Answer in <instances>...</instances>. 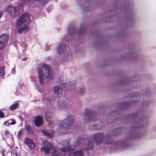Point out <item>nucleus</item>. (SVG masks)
I'll use <instances>...</instances> for the list:
<instances>
[{
	"mask_svg": "<svg viewBox=\"0 0 156 156\" xmlns=\"http://www.w3.org/2000/svg\"><path fill=\"white\" fill-rule=\"evenodd\" d=\"M93 148V142L92 141H90L88 142L85 150L86 151H87L88 150H92Z\"/></svg>",
	"mask_w": 156,
	"mask_h": 156,
	"instance_id": "6ab92c4d",
	"label": "nucleus"
},
{
	"mask_svg": "<svg viewBox=\"0 0 156 156\" xmlns=\"http://www.w3.org/2000/svg\"><path fill=\"white\" fill-rule=\"evenodd\" d=\"M42 133L44 135L49 137H52L53 136V134L51 131L50 132L48 130H45L43 131Z\"/></svg>",
	"mask_w": 156,
	"mask_h": 156,
	"instance_id": "aec40b11",
	"label": "nucleus"
},
{
	"mask_svg": "<svg viewBox=\"0 0 156 156\" xmlns=\"http://www.w3.org/2000/svg\"><path fill=\"white\" fill-rule=\"evenodd\" d=\"M34 123L36 127H39L43 124V119L40 115H38L34 118Z\"/></svg>",
	"mask_w": 156,
	"mask_h": 156,
	"instance_id": "6e6552de",
	"label": "nucleus"
},
{
	"mask_svg": "<svg viewBox=\"0 0 156 156\" xmlns=\"http://www.w3.org/2000/svg\"><path fill=\"white\" fill-rule=\"evenodd\" d=\"M44 147H41V150L42 152L48 154L55 152L56 149L53 145L48 142L47 140L44 141L43 143Z\"/></svg>",
	"mask_w": 156,
	"mask_h": 156,
	"instance_id": "f03ea898",
	"label": "nucleus"
},
{
	"mask_svg": "<svg viewBox=\"0 0 156 156\" xmlns=\"http://www.w3.org/2000/svg\"><path fill=\"white\" fill-rule=\"evenodd\" d=\"M113 142V140L111 137H109L108 138L106 143L107 144H111Z\"/></svg>",
	"mask_w": 156,
	"mask_h": 156,
	"instance_id": "bb28decb",
	"label": "nucleus"
},
{
	"mask_svg": "<svg viewBox=\"0 0 156 156\" xmlns=\"http://www.w3.org/2000/svg\"><path fill=\"white\" fill-rule=\"evenodd\" d=\"M25 144L28 146L30 149L34 148L36 146L33 141L30 138H26L25 140Z\"/></svg>",
	"mask_w": 156,
	"mask_h": 156,
	"instance_id": "1a4fd4ad",
	"label": "nucleus"
},
{
	"mask_svg": "<svg viewBox=\"0 0 156 156\" xmlns=\"http://www.w3.org/2000/svg\"><path fill=\"white\" fill-rule=\"evenodd\" d=\"M59 88L58 87H55L54 89V92L55 94H58L59 93Z\"/></svg>",
	"mask_w": 156,
	"mask_h": 156,
	"instance_id": "cd10ccee",
	"label": "nucleus"
},
{
	"mask_svg": "<svg viewBox=\"0 0 156 156\" xmlns=\"http://www.w3.org/2000/svg\"><path fill=\"white\" fill-rule=\"evenodd\" d=\"M84 119L87 121H94L95 115L93 112L88 109H85L84 111Z\"/></svg>",
	"mask_w": 156,
	"mask_h": 156,
	"instance_id": "0eeeda50",
	"label": "nucleus"
},
{
	"mask_svg": "<svg viewBox=\"0 0 156 156\" xmlns=\"http://www.w3.org/2000/svg\"><path fill=\"white\" fill-rule=\"evenodd\" d=\"M66 46L64 44H61L59 45L57 48V51L58 53L60 55L64 54L66 50Z\"/></svg>",
	"mask_w": 156,
	"mask_h": 156,
	"instance_id": "9b49d317",
	"label": "nucleus"
},
{
	"mask_svg": "<svg viewBox=\"0 0 156 156\" xmlns=\"http://www.w3.org/2000/svg\"><path fill=\"white\" fill-rule=\"evenodd\" d=\"M27 57H24L23 58V60L24 61H26L27 60Z\"/></svg>",
	"mask_w": 156,
	"mask_h": 156,
	"instance_id": "58836bf2",
	"label": "nucleus"
},
{
	"mask_svg": "<svg viewBox=\"0 0 156 156\" xmlns=\"http://www.w3.org/2000/svg\"><path fill=\"white\" fill-rule=\"evenodd\" d=\"M100 125L98 124L97 126V128H96L97 130H99L101 129L102 128V126H103V124L101 122L100 123Z\"/></svg>",
	"mask_w": 156,
	"mask_h": 156,
	"instance_id": "c85d7f7f",
	"label": "nucleus"
},
{
	"mask_svg": "<svg viewBox=\"0 0 156 156\" xmlns=\"http://www.w3.org/2000/svg\"><path fill=\"white\" fill-rule=\"evenodd\" d=\"M26 129L27 132L30 134H32L34 133V130L33 128L29 124L27 125Z\"/></svg>",
	"mask_w": 156,
	"mask_h": 156,
	"instance_id": "412c9836",
	"label": "nucleus"
},
{
	"mask_svg": "<svg viewBox=\"0 0 156 156\" xmlns=\"http://www.w3.org/2000/svg\"><path fill=\"white\" fill-rule=\"evenodd\" d=\"M49 1V0H43V2L45 4L47 2H48Z\"/></svg>",
	"mask_w": 156,
	"mask_h": 156,
	"instance_id": "4c0bfd02",
	"label": "nucleus"
},
{
	"mask_svg": "<svg viewBox=\"0 0 156 156\" xmlns=\"http://www.w3.org/2000/svg\"><path fill=\"white\" fill-rule=\"evenodd\" d=\"M67 85V83H63V85L65 88L67 90H72L74 89V85L72 82H69V83L68 84V86H66Z\"/></svg>",
	"mask_w": 156,
	"mask_h": 156,
	"instance_id": "f8f14e48",
	"label": "nucleus"
},
{
	"mask_svg": "<svg viewBox=\"0 0 156 156\" xmlns=\"http://www.w3.org/2000/svg\"><path fill=\"white\" fill-rule=\"evenodd\" d=\"M9 14L12 17H15L17 15V9L16 8L12 6H11L8 9Z\"/></svg>",
	"mask_w": 156,
	"mask_h": 156,
	"instance_id": "9d476101",
	"label": "nucleus"
},
{
	"mask_svg": "<svg viewBox=\"0 0 156 156\" xmlns=\"http://www.w3.org/2000/svg\"><path fill=\"white\" fill-rule=\"evenodd\" d=\"M19 104L17 103L11 105L9 109L12 111H13L19 107Z\"/></svg>",
	"mask_w": 156,
	"mask_h": 156,
	"instance_id": "5701e85b",
	"label": "nucleus"
},
{
	"mask_svg": "<svg viewBox=\"0 0 156 156\" xmlns=\"http://www.w3.org/2000/svg\"><path fill=\"white\" fill-rule=\"evenodd\" d=\"M5 117V114L2 111H0V118H3Z\"/></svg>",
	"mask_w": 156,
	"mask_h": 156,
	"instance_id": "473e14b6",
	"label": "nucleus"
},
{
	"mask_svg": "<svg viewBox=\"0 0 156 156\" xmlns=\"http://www.w3.org/2000/svg\"><path fill=\"white\" fill-rule=\"evenodd\" d=\"M137 116V114H134L132 115V116L133 119L134 118H136Z\"/></svg>",
	"mask_w": 156,
	"mask_h": 156,
	"instance_id": "c9c22d12",
	"label": "nucleus"
},
{
	"mask_svg": "<svg viewBox=\"0 0 156 156\" xmlns=\"http://www.w3.org/2000/svg\"><path fill=\"white\" fill-rule=\"evenodd\" d=\"M31 15L28 13H25L20 16L16 23V26H19L21 25L23 23H29L30 22Z\"/></svg>",
	"mask_w": 156,
	"mask_h": 156,
	"instance_id": "20e7f679",
	"label": "nucleus"
},
{
	"mask_svg": "<svg viewBox=\"0 0 156 156\" xmlns=\"http://www.w3.org/2000/svg\"><path fill=\"white\" fill-rule=\"evenodd\" d=\"M85 91V89L84 88H82L80 89V93L81 95H83Z\"/></svg>",
	"mask_w": 156,
	"mask_h": 156,
	"instance_id": "2f4dec72",
	"label": "nucleus"
},
{
	"mask_svg": "<svg viewBox=\"0 0 156 156\" xmlns=\"http://www.w3.org/2000/svg\"><path fill=\"white\" fill-rule=\"evenodd\" d=\"M5 73V67H1L0 68V76H1L4 75Z\"/></svg>",
	"mask_w": 156,
	"mask_h": 156,
	"instance_id": "a878e982",
	"label": "nucleus"
},
{
	"mask_svg": "<svg viewBox=\"0 0 156 156\" xmlns=\"http://www.w3.org/2000/svg\"><path fill=\"white\" fill-rule=\"evenodd\" d=\"M74 121V117L72 115L67 116L66 119L62 121L60 123V125L62 128L68 129L73 126Z\"/></svg>",
	"mask_w": 156,
	"mask_h": 156,
	"instance_id": "7ed1b4c3",
	"label": "nucleus"
},
{
	"mask_svg": "<svg viewBox=\"0 0 156 156\" xmlns=\"http://www.w3.org/2000/svg\"><path fill=\"white\" fill-rule=\"evenodd\" d=\"M72 30H72V32H73V34L75 33L76 32V30L75 29V28L74 27H72Z\"/></svg>",
	"mask_w": 156,
	"mask_h": 156,
	"instance_id": "f704fd0d",
	"label": "nucleus"
},
{
	"mask_svg": "<svg viewBox=\"0 0 156 156\" xmlns=\"http://www.w3.org/2000/svg\"><path fill=\"white\" fill-rule=\"evenodd\" d=\"M85 30H83L81 29L79 31V33L80 34V35L83 34L85 32Z\"/></svg>",
	"mask_w": 156,
	"mask_h": 156,
	"instance_id": "72a5a7b5",
	"label": "nucleus"
},
{
	"mask_svg": "<svg viewBox=\"0 0 156 156\" xmlns=\"http://www.w3.org/2000/svg\"><path fill=\"white\" fill-rule=\"evenodd\" d=\"M3 13L2 12H0V18H1V17L2 16Z\"/></svg>",
	"mask_w": 156,
	"mask_h": 156,
	"instance_id": "a19ab883",
	"label": "nucleus"
},
{
	"mask_svg": "<svg viewBox=\"0 0 156 156\" xmlns=\"http://www.w3.org/2000/svg\"><path fill=\"white\" fill-rule=\"evenodd\" d=\"M43 68L44 69V72H42V69H39L38 70V78L39 82L41 85L44 84V78L42 75L43 73L44 76L45 78H48L50 80L53 79V76L51 73L50 71V67L49 65L44 64Z\"/></svg>",
	"mask_w": 156,
	"mask_h": 156,
	"instance_id": "f257e3e1",
	"label": "nucleus"
},
{
	"mask_svg": "<svg viewBox=\"0 0 156 156\" xmlns=\"http://www.w3.org/2000/svg\"><path fill=\"white\" fill-rule=\"evenodd\" d=\"M45 117L46 120L48 121L49 119H50V117L48 115V114L47 112H46L45 115Z\"/></svg>",
	"mask_w": 156,
	"mask_h": 156,
	"instance_id": "7c9ffc66",
	"label": "nucleus"
},
{
	"mask_svg": "<svg viewBox=\"0 0 156 156\" xmlns=\"http://www.w3.org/2000/svg\"><path fill=\"white\" fill-rule=\"evenodd\" d=\"M148 120V118L146 117L140 119L138 127L141 128L143 127L144 126V123L146 124L147 123V121Z\"/></svg>",
	"mask_w": 156,
	"mask_h": 156,
	"instance_id": "ddd939ff",
	"label": "nucleus"
},
{
	"mask_svg": "<svg viewBox=\"0 0 156 156\" xmlns=\"http://www.w3.org/2000/svg\"><path fill=\"white\" fill-rule=\"evenodd\" d=\"M121 146L123 148H126L129 147V144L126 142H123L121 144Z\"/></svg>",
	"mask_w": 156,
	"mask_h": 156,
	"instance_id": "393cba45",
	"label": "nucleus"
},
{
	"mask_svg": "<svg viewBox=\"0 0 156 156\" xmlns=\"http://www.w3.org/2000/svg\"><path fill=\"white\" fill-rule=\"evenodd\" d=\"M9 39V36L6 34L0 36V50H3L7 44Z\"/></svg>",
	"mask_w": 156,
	"mask_h": 156,
	"instance_id": "39448f33",
	"label": "nucleus"
},
{
	"mask_svg": "<svg viewBox=\"0 0 156 156\" xmlns=\"http://www.w3.org/2000/svg\"><path fill=\"white\" fill-rule=\"evenodd\" d=\"M67 146H64L63 148H61V150L62 151L65 152H68L72 150L70 147V146L69 145V143L68 142H67Z\"/></svg>",
	"mask_w": 156,
	"mask_h": 156,
	"instance_id": "f3484780",
	"label": "nucleus"
},
{
	"mask_svg": "<svg viewBox=\"0 0 156 156\" xmlns=\"http://www.w3.org/2000/svg\"><path fill=\"white\" fill-rule=\"evenodd\" d=\"M29 30L28 26L27 25L24 24L23 27H20L18 28L17 31L19 33L22 34L23 31L26 32Z\"/></svg>",
	"mask_w": 156,
	"mask_h": 156,
	"instance_id": "4468645a",
	"label": "nucleus"
},
{
	"mask_svg": "<svg viewBox=\"0 0 156 156\" xmlns=\"http://www.w3.org/2000/svg\"><path fill=\"white\" fill-rule=\"evenodd\" d=\"M73 156H84V153L81 150L76 151L73 152Z\"/></svg>",
	"mask_w": 156,
	"mask_h": 156,
	"instance_id": "a211bd4d",
	"label": "nucleus"
},
{
	"mask_svg": "<svg viewBox=\"0 0 156 156\" xmlns=\"http://www.w3.org/2000/svg\"><path fill=\"white\" fill-rule=\"evenodd\" d=\"M47 101H48L49 102L50 101H51V99H48L47 100Z\"/></svg>",
	"mask_w": 156,
	"mask_h": 156,
	"instance_id": "79ce46f5",
	"label": "nucleus"
},
{
	"mask_svg": "<svg viewBox=\"0 0 156 156\" xmlns=\"http://www.w3.org/2000/svg\"><path fill=\"white\" fill-rule=\"evenodd\" d=\"M57 106L59 109L62 110L67 107V105L65 101H59L58 102Z\"/></svg>",
	"mask_w": 156,
	"mask_h": 156,
	"instance_id": "2eb2a0df",
	"label": "nucleus"
},
{
	"mask_svg": "<svg viewBox=\"0 0 156 156\" xmlns=\"http://www.w3.org/2000/svg\"><path fill=\"white\" fill-rule=\"evenodd\" d=\"M104 138L103 135L100 133H95L93 135V139L97 144H101Z\"/></svg>",
	"mask_w": 156,
	"mask_h": 156,
	"instance_id": "423d86ee",
	"label": "nucleus"
},
{
	"mask_svg": "<svg viewBox=\"0 0 156 156\" xmlns=\"http://www.w3.org/2000/svg\"><path fill=\"white\" fill-rule=\"evenodd\" d=\"M51 156H59L58 155L55 154H53L51 155Z\"/></svg>",
	"mask_w": 156,
	"mask_h": 156,
	"instance_id": "ea45409f",
	"label": "nucleus"
},
{
	"mask_svg": "<svg viewBox=\"0 0 156 156\" xmlns=\"http://www.w3.org/2000/svg\"><path fill=\"white\" fill-rule=\"evenodd\" d=\"M16 123V122L15 121H13L12 122L9 123L7 121H6L4 122V124L5 126H9L10 125H14Z\"/></svg>",
	"mask_w": 156,
	"mask_h": 156,
	"instance_id": "b1692460",
	"label": "nucleus"
},
{
	"mask_svg": "<svg viewBox=\"0 0 156 156\" xmlns=\"http://www.w3.org/2000/svg\"><path fill=\"white\" fill-rule=\"evenodd\" d=\"M23 132V130L22 129H20L18 132L17 136L19 138L20 137L22 134Z\"/></svg>",
	"mask_w": 156,
	"mask_h": 156,
	"instance_id": "c756f323",
	"label": "nucleus"
},
{
	"mask_svg": "<svg viewBox=\"0 0 156 156\" xmlns=\"http://www.w3.org/2000/svg\"><path fill=\"white\" fill-rule=\"evenodd\" d=\"M9 132L8 131H6L5 132V134L7 135H8L9 134Z\"/></svg>",
	"mask_w": 156,
	"mask_h": 156,
	"instance_id": "e433bc0d",
	"label": "nucleus"
},
{
	"mask_svg": "<svg viewBox=\"0 0 156 156\" xmlns=\"http://www.w3.org/2000/svg\"><path fill=\"white\" fill-rule=\"evenodd\" d=\"M85 141V139L83 138L80 137H79L76 143V145L77 146L80 147L83 144Z\"/></svg>",
	"mask_w": 156,
	"mask_h": 156,
	"instance_id": "dca6fc26",
	"label": "nucleus"
},
{
	"mask_svg": "<svg viewBox=\"0 0 156 156\" xmlns=\"http://www.w3.org/2000/svg\"><path fill=\"white\" fill-rule=\"evenodd\" d=\"M36 1H42V0H35Z\"/></svg>",
	"mask_w": 156,
	"mask_h": 156,
	"instance_id": "37998d69",
	"label": "nucleus"
},
{
	"mask_svg": "<svg viewBox=\"0 0 156 156\" xmlns=\"http://www.w3.org/2000/svg\"><path fill=\"white\" fill-rule=\"evenodd\" d=\"M121 132V129L119 128L115 129L113 131V134L114 136H117L120 134Z\"/></svg>",
	"mask_w": 156,
	"mask_h": 156,
	"instance_id": "4be33fe9",
	"label": "nucleus"
}]
</instances>
